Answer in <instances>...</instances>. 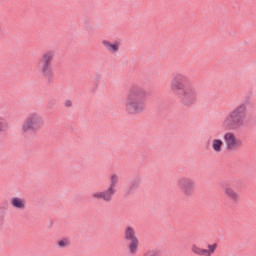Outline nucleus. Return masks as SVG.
<instances>
[{
	"label": "nucleus",
	"instance_id": "obj_1",
	"mask_svg": "<svg viewBox=\"0 0 256 256\" xmlns=\"http://www.w3.org/2000/svg\"><path fill=\"white\" fill-rule=\"evenodd\" d=\"M249 111L246 103H241L230 112H228L222 120L220 127L222 131H226L223 135L226 150L229 153L239 151L243 147V140L233 131H239L247 125Z\"/></svg>",
	"mask_w": 256,
	"mask_h": 256
},
{
	"label": "nucleus",
	"instance_id": "obj_2",
	"mask_svg": "<svg viewBox=\"0 0 256 256\" xmlns=\"http://www.w3.org/2000/svg\"><path fill=\"white\" fill-rule=\"evenodd\" d=\"M170 89L185 107H193L199 99L197 88L191 84L189 76L183 73H177L173 76Z\"/></svg>",
	"mask_w": 256,
	"mask_h": 256
},
{
	"label": "nucleus",
	"instance_id": "obj_3",
	"mask_svg": "<svg viewBox=\"0 0 256 256\" xmlns=\"http://www.w3.org/2000/svg\"><path fill=\"white\" fill-rule=\"evenodd\" d=\"M147 91L139 86H131L124 100V110L128 115H141L147 109Z\"/></svg>",
	"mask_w": 256,
	"mask_h": 256
},
{
	"label": "nucleus",
	"instance_id": "obj_4",
	"mask_svg": "<svg viewBox=\"0 0 256 256\" xmlns=\"http://www.w3.org/2000/svg\"><path fill=\"white\" fill-rule=\"evenodd\" d=\"M43 127H45V117L37 111H32L24 119L20 131L23 135H37Z\"/></svg>",
	"mask_w": 256,
	"mask_h": 256
},
{
	"label": "nucleus",
	"instance_id": "obj_5",
	"mask_svg": "<svg viewBox=\"0 0 256 256\" xmlns=\"http://www.w3.org/2000/svg\"><path fill=\"white\" fill-rule=\"evenodd\" d=\"M117 185H119V175H110V185L106 190H97L91 194V198L94 201H104L105 203H111L113 197L117 193Z\"/></svg>",
	"mask_w": 256,
	"mask_h": 256
},
{
	"label": "nucleus",
	"instance_id": "obj_6",
	"mask_svg": "<svg viewBox=\"0 0 256 256\" xmlns=\"http://www.w3.org/2000/svg\"><path fill=\"white\" fill-rule=\"evenodd\" d=\"M177 187L182 191L185 197H191V195L195 193V180L181 177L177 181Z\"/></svg>",
	"mask_w": 256,
	"mask_h": 256
},
{
	"label": "nucleus",
	"instance_id": "obj_7",
	"mask_svg": "<svg viewBox=\"0 0 256 256\" xmlns=\"http://www.w3.org/2000/svg\"><path fill=\"white\" fill-rule=\"evenodd\" d=\"M125 239L128 242L130 253L135 255L139 247V240L137 239V236H135V230L131 226H128L125 230Z\"/></svg>",
	"mask_w": 256,
	"mask_h": 256
},
{
	"label": "nucleus",
	"instance_id": "obj_8",
	"mask_svg": "<svg viewBox=\"0 0 256 256\" xmlns=\"http://www.w3.org/2000/svg\"><path fill=\"white\" fill-rule=\"evenodd\" d=\"M217 243L209 244L207 249L200 248L198 246H192V253L199 256H211L215 255V251H217Z\"/></svg>",
	"mask_w": 256,
	"mask_h": 256
},
{
	"label": "nucleus",
	"instance_id": "obj_9",
	"mask_svg": "<svg viewBox=\"0 0 256 256\" xmlns=\"http://www.w3.org/2000/svg\"><path fill=\"white\" fill-rule=\"evenodd\" d=\"M223 194L229 199L234 205H237L241 201V194L237 192L233 187L226 186L223 188Z\"/></svg>",
	"mask_w": 256,
	"mask_h": 256
},
{
	"label": "nucleus",
	"instance_id": "obj_10",
	"mask_svg": "<svg viewBox=\"0 0 256 256\" xmlns=\"http://www.w3.org/2000/svg\"><path fill=\"white\" fill-rule=\"evenodd\" d=\"M102 45L105 47L106 51L111 55H117L118 51L121 49V42L120 41H109L103 40Z\"/></svg>",
	"mask_w": 256,
	"mask_h": 256
},
{
	"label": "nucleus",
	"instance_id": "obj_11",
	"mask_svg": "<svg viewBox=\"0 0 256 256\" xmlns=\"http://www.w3.org/2000/svg\"><path fill=\"white\" fill-rule=\"evenodd\" d=\"M10 205L17 211H25L27 209V200L23 197L14 196L10 199Z\"/></svg>",
	"mask_w": 256,
	"mask_h": 256
},
{
	"label": "nucleus",
	"instance_id": "obj_12",
	"mask_svg": "<svg viewBox=\"0 0 256 256\" xmlns=\"http://www.w3.org/2000/svg\"><path fill=\"white\" fill-rule=\"evenodd\" d=\"M38 71L42 77H45L46 79H53L55 77L51 64H44L41 62Z\"/></svg>",
	"mask_w": 256,
	"mask_h": 256
},
{
	"label": "nucleus",
	"instance_id": "obj_13",
	"mask_svg": "<svg viewBox=\"0 0 256 256\" xmlns=\"http://www.w3.org/2000/svg\"><path fill=\"white\" fill-rule=\"evenodd\" d=\"M210 147L213 153L220 154L223 153V147H225V142L221 138H214L210 142Z\"/></svg>",
	"mask_w": 256,
	"mask_h": 256
},
{
	"label": "nucleus",
	"instance_id": "obj_14",
	"mask_svg": "<svg viewBox=\"0 0 256 256\" xmlns=\"http://www.w3.org/2000/svg\"><path fill=\"white\" fill-rule=\"evenodd\" d=\"M54 59H55V52L49 51L43 54L41 63H44L46 65H51Z\"/></svg>",
	"mask_w": 256,
	"mask_h": 256
},
{
	"label": "nucleus",
	"instance_id": "obj_15",
	"mask_svg": "<svg viewBox=\"0 0 256 256\" xmlns=\"http://www.w3.org/2000/svg\"><path fill=\"white\" fill-rule=\"evenodd\" d=\"M9 129V125L7 124V120L5 118L0 117V133H5V131Z\"/></svg>",
	"mask_w": 256,
	"mask_h": 256
},
{
	"label": "nucleus",
	"instance_id": "obj_16",
	"mask_svg": "<svg viewBox=\"0 0 256 256\" xmlns=\"http://www.w3.org/2000/svg\"><path fill=\"white\" fill-rule=\"evenodd\" d=\"M57 245L60 249H65L71 245V242L68 239H62L57 242Z\"/></svg>",
	"mask_w": 256,
	"mask_h": 256
},
{
	"label": "nucleus",
	"instance_id": "obj_17",
	"mask_svg": "<svg viewBox=\"0 0 256 256\" xmlns=\"http://www.w3.org/2000/svg\"><path fill=\"white\" fill-rule=\"evenodd\" d=\"M144 256H159V252H157V250H150L146 252Z\"/></svg>",
	"mask_w": 256,
	"mask_h": 256
},
{
	"label": "nucleus",
	"instance_id": "obj_18",
	"mask_svg": "<svg viewBox=\"0 0 256 256\" xmlns=\"http://www.w3.org/2000/svg\"><path fill=\"white\" fill-rule=\"evenodd\" d=\"M65 107H73V102L71 100H66Z\"/></svg>",
	"mask_w": 256,
	"mask_h": 256
},
{
	"label": "nucleus",
	"instance_id": "obj_19",
	"mask_svg": "<svg viewBox=\"0 0 256 256\" xmlns=\"http://www.w3.org/2000/svg\"><path fill=\"white\" fill-rule=\"evenodd\" d=\"M1 33H3V28H1V26H0V35H1Z\"/></svg>",
	"mask_w": 256,
	"mask_h": 256
}]
</instances>
